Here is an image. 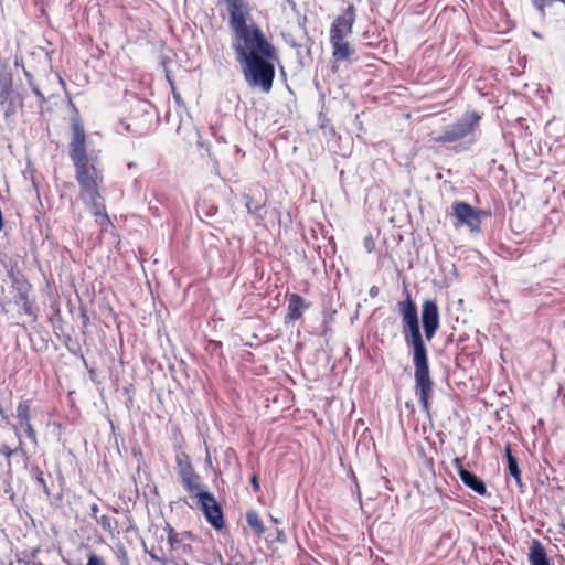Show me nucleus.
<instances>
[{"label": "nucleus", "instance_id": "f257e3e1", "mask_svg": "<svg viewBox=\"0 0 565 565\" xmlns=\"http://www.w3.org/2000/svg\"><path fill=\"white\" fill-rule=\"evenodd\" d=\"M73 136L70 142V158L75 168V179L79 186L82 201L90 209L100 226L110 223L99 189L103 184V172L96 167L86 151V135L83 125L74 120Z\"/></svg>", "mask_w": 565, "mask_h": 565}, {"label": "nucleus", "instance_id": "f03ea898", "mask_svg": "<svg viewBox=\"0 0 565 565\" xmlns=\"http://www.w3.org/2000/svg\"><path fill=\"white\" fill-rule=\"evenodd\" d=\"M397 307L402 318V334L405 344L412 350L415 392L423 411L428 414L434 383L430 379L428 350L420 332L417 308L409 295L404 301H399Z\"/></svg>", "mask_w": 565, "mask_h": 565}, {"label": "nucleus", "instance_id": "7ed1b4c3", "mask_svg": "<svg viewBox=\"0 0 565 565\" xmlns=\"http://www.w3.org/2000/svg\"><path fill=\"white\" fill-rule=\"evenodd\" d=\"M233 31L232 47L241 64L256 57H276V50L268 42L262 29L252 21L246 0H224Z\"/></svg>", "mask_w": 565, "mask_h": 565}, {"label": "nucleus", "instance_id": "20e7f679", "mask_svg": "<svg viewBox=\"0 0 565 565\" xmlns=\"http://www.w3.org/2000/svg\"><path fill=\"white\" fill-rule=\"evenodd\" d=\"M276 57H256L241 63L245 82L252 88H259L263 93H269L275 78Z\"/></svg>", "mask_w": 565, "mask_h": 565}, {"label": "nucleus", "instance_id": "39448f33", "mask_svg": "<svg viewBox=\"0 0 565 565\" xmlns=\"http://www.w3.org/2000/svg\"><path fill=\"white\" fill-rule=\"evenodd\" d=\"M480 116L475 113L465 114L459 120L447 126L443 132L430 135V141L434 143H452L472 135L478 127Z\"/></svg>", "mask_w": 565, "mask_h": 565}, {"label": "nucleus", "instance_id": "423d86ee", "mask_svg": "<svg viewBox=\"0 0 565 565\" xmlns=\"http://www.w3.org/2000/svg\"><path fill=\"white\" fill-rule=\"evenodd\" d=\"M196 503L203 512L206 521L215 529L222 530L225 526V520L221 504L216 501L213 493L205 490L198 492Z\"/></svg>", "mask_w": 565, "mask_h": 565}, {"label": "nucleus", "instance_id": "0eeeda50", "mask_svg": "<svg viewBox=\"0 0 565 565\" xmlns=\"http://www.w3.org/2000/svg\"><path fill=\"white\" fill-rule=\"evenodd\" d=\"M12 287L15 291L13 297L14 303L17 306H21L23 312L31 317L33 321L38 320V308L35 303L30 298V294L32 290L31 284L21 275H17L12 277Z\"/></svg>", "mask_w": 565, "mask_h": 565}, {"label": "nucleus", "instance_id": "6e6552de", "mask_svg": "<svg viewBox=\"0 0 565 565\" xmlns=\"http://www.w3.org/2000/svg\"><path fill=\"white\" fill-rule=\"evenodd\" d=\"M480 211L466 202H456L452 205V215L457 220L455 226L466 225L471 232H480Z\"/></svg>", "mask_w": 565, "mask_h": 565}, {"label": "nucleus", "instance_id": "1a4fd4ad", "mask_svg": "<svg viewBox=\"0 0 565 565\" xmlns=\"http://www.w3.org/2000/svg\"><path fill=\"white\" fill-rule=\"evenodd\" d=\"M422 324L425 339L431 341L440 327L439 309L435 300L424 301L422 306Z\"/></svg>", "mask_w": 565, "mask_h": 565}, {"label": "nucleus", "instance_id": "9d476101", "mask_svg": "<svg viewBox=\"0 0 565 565\" xmlns=\"http://www.w3.org/2000/svg\"><path fill=\"white\" fill-rule=\"evenodd\" d=\"M355 21V8L349 4L342 15L334 19L330 28V40L345 39L352 33V28Z\"/></svg>", "mask_w": 565, "mask_h": 565}, {"label": "nucleus", "instance_id": "9b49d317", "mask_svg": "<svg viewBox=\"0 0 565 565\" xmlns=\"http://www.w3.org/2000/svg\"><path fill=\"white\" fill-rule=\"evenodd\" d=\"M454 466L457 469L460 480L465 486L469 487L480 495H484L487 493V487L484 482L473 472L465 469L460 458L454 459Z\"/></svg>", "mask_w": 565, "mask_h": 565}, {"label": "nucleus", "instance_id": "f8f14e48", "mask_svg": "<svg viewBox=\"0 0 565 565\" xmlns=\"http://www.w3.org/2000/svg\"><path fill=\"white\" fill-rule=\"evenodd\" d=\"M287 299L288 308L287 315L285 317L286 321L299 320L302 317L305 310L310 307V303L298 294H290L287 296Z\"/></svg>", "mask_w": 565, "mask_h": 565}, {"label": "nucleus", "instance_id": "ddd939ff", "mask_svg": "<svg viewBox=\"0 0 565 565\" xmlns=\"http://www.w3.org/2000/svg\"><path fill=\"white\" fill-rule=\"evenodd\" d=\"M179 478L184 490L188 491L193 498L196 497L198 492L204 491L201 484V478L193 468L179 475Z\"/></svg>", "mask_w": 565, "mask_h": 565}, {"label": "nucleus", "instance_id": "4468645a", "mask_svg": "<svg viewBox=\"0 0 565 565\" xmlns=\"http://www.w3.org/2000/svg\"><path fill=\"white\" fill-rule=\"evenodd\" d=\"M529 562L531 565H550L546 551L536 539L531 542Z\"/></svg>", "mask_w": 565, "mask_h": 565}, {"label": "nucleus", "instance_id": "2eb2a0df", "mask_svg": "<svg viewBox=\"0 0 565 565\" xmlns=\"http://www.w3.org/2000/svg\"><path fill=\"white\" fill-rule=\"evenodd\" d=\"M13 79L11 72H0V104H6L11 99L13 93Z\"/></svg>", "mask_w": 565, "mask_h": 565}, {"label": "nucleus", "instance_id": "dca6fc26", "mask_svg": "<svg viewBox=\"0 0 565 565\" xmlns=\"http://www.w3.org/2000/svg\"><path fill=\"white\" fill-rule=\"evenodd\" d=\"M330 43L333 50L332 55L337 61H345L353 53L352 47L350 46L349 42L345 41V39L330 40Z\"/></svg>", "mask_w": 565, "mask_h": 565}, {"label": "nucleus", "instance_id": "f3484780", "mask_svg": "<svg viewBox=\"0 0 565 565\" xmlns=\"http://www.w3.org/2000/svg\"><path fill=\"white\" fill-rule=\"evenodd\" d=\"M246 202L245 206L247 209V212L256 217L257 221H262L263 217L260 215V211L265 206V202L262 200L256 199L252 195H246Z\"/></svg>", "mask_w": 565, "mask_h": 565}, {"label": "nucleus", "instance_id": "a211bd4d", "mask_svg": "<svg viewBox=\"0 0 565 565\" xmlns=\"http://www.w3.org/2000/svg\"><path fill=\"white\" fill-rule=\"evenodd\" d=\"M168 542H169L172 551H174L177 553L186 554L190 551V546L184 544L179 539L178 533H175L173 529H171L169 532Z\"/></svg>", "mask_w": 565, "mask_h": 565}, {"label": "nucleus", "instance_id": "6ab92c4d", "mask_svg": "<svg viewBox=\"0 0 565 565\" xmlns=\"http://www.w3.org/2000/svg\"><path fill=\"white\" fill-rule=\"evenodd\" d=\"M97 523L103 527L104 531L108 532L111 536L117 533L118 522L109 515H100L97 518Z\"/></svg>", "mask_w": 565, "mask_h": 565}, {"label": "nucleus", "instance_id": "aec40b11", "mask_svg": "<svg viewBox=\"0 0 565 565\" xmlns=\"http://www.w3.org/2000/svg\"><path fill=\"white\" fill-rule=\"evenodd\" d=\"M246 521L257 535H262L265 532V527L257 512L248 511L246 513Z\"/></svg>", "mask_w": 565, "mask_h": 565}, {"label": "nucleus", "instance_id": "412c9836", "mask_svg": "<svg viewBox=\"0 0 565 565\" xmlns=\"http://www.w3.org/2000/svg\"><path fill=\"white\" fill-rule=\"evenodd\" d=\"M175 463L178 476L193 468L190 457L185 452H180L175 456Z\"/></svg>", "mask_w": 565, "mask_h": 565}, {"label": "nucleus", "instance_id": "4be33fe9", "mask_svg": "<svg viewBox=\"0 0 565 565\" xmlns=\"http://www.w3.org/2000/svg\"><path fill=\"white\" fill-rule=\"evenodd\" d=\"M17 417L20 424L31 422L30 405L26 401L20 402L17 407Z\"/></svg>", "mask_w": 565, "mask_h": 565}, {"label": "nucleus", "instance_id": "5701e85b", "mask_svg": "<svg viewBox=\"0 0 565 565\" xmlns=\"http://www.w3.org/2000/svg\"><path fill=\"white\" fill-rule=\"evenodd\" d=\"M563 0H531L533 7L537 10L541 18L546 15V7H551L554 2H561Z\"/></svg>", "mask_w": 565, "mask_h": 565}, {"label": "nucleus", "instance_id": "b1692460", "mask_svg": "<svg viewBox=\"0 0 565 565\" xmlns=\"http://www.w3.org/2000/svg\"><path fill=\"white\" fill-rule=\"evenodd\" d=\"M508 469L510 475L516 480V482L521 481V471L518 466L516 458H510L508 461Z\"/></svg>", "mask_w": 565, "mask_h": 565}, {"label": "nucleus", "instance_id": "393cba45", "mask_svg": "<svg viewBox=\"0 0 565 565\" xmlns=\"http://www.w3.org/2000/svg\"><path fill=\"white\" fill-rule=\"evenodd\" d=\"M21 428H23L24 433L26 434V436L34 443L36 444V433L31 424V422H26V423H23V424H20Z\"/></svg>", "mask_w": 565, "mask_h": 565}, {"label": "nucleus", "instance_id": "a878e982", "mask_svg": "<svg viewBox=\"0 0 565 565\" xmlns=\"http://www.w3.org/2000/svg\"><path fill=\"white\" fill-rule=\"evenodd\" d=\"M86 565H107L105 559L100 556H98L96 553H90L88 555V559Z\"/></svg>", "mask_w": 565, "mask_h": 565}, {"label": "nucleus", "instance_id": "bb28decb", "mask_svg": "<svg viewBox=\"0 0 565 565\" xmlns=\"http://www.w3.org/2000/svg\"><path fill=\"white\" fill-rule=\"evenodd\" d=\"M35 479H36V482L42 487L43 491L46 494H49L50 493L49 492V487H47L46 481L44 479V475H43V472L41 470H38Z\"/></svg>", "mask_w": 565, "mask_h": 565}, {"label": "nucleus", "instance_id": "cd10ccee", "mask_svg": "<svg viewBox=\"0 0 565 565\" xmlns=\"http://www.w3.org/2000/svg\"><path fill=\"white\" fill-rule=\"evenodd\" d=\"M250 483H252V487L254 489V491H259L260 487H259V481H258V477L256 475H254L252 478H250Z\"/></svg>", "mask_w": 565, "mask_h": 565}, {"label": "nucleus", "instance_id": "c85d7f7f", "mask_svg": "<svg viewBox=\"0 0 565 565\" xmlns=\"http://www.w3.org/2000/svg\"><path fill=\"white\" fill-rule=\"evenodd\" d=\"M90 511H92V515L97 520V518H99L97 514H98V511H99V508L96 503H94L92 507H90Z\"/></svg>", "mask_w": 565, "mask_h": 565}, {"label": "nucleus", "instance_id": "c756f323", "mask_svg": "<svg viewBox=\"0 0 565 565\" xmlns=\"http://www.w3.org/2000/svg\"><path fill=\"white\" fill-rule=\"evenodd\" d=\"M507 461H509L510 458H515L511 452V447L508 445L504 449Z\"/></svg>", "mask_w": 565, "mask_h": 565}, {"label": "nucleus", "instance_id": "7c9ffc66", "mask_svg": "<svg viewBox=\"0 0 565 565\" xmlns=\"http://www.w3.org/2000/svg\"><path fill=\"white\" fill-rule=\"evenodd\" d=\"M369 294L371 297H376L379 294V288L376 286L371 287Z\"/></svg>", "mask_w": 565, "mask_h": 565}, {"label": "nucleus", "instance_id": "2f4dec72", "mask_svg": "<svg viewBox=\"0 0 565 565\" xmlns=\"http://www.w3.org/2000/svg\"><path fill=\"white\" fill-rule=\"evenodd\" d=\"M174 565H189V564H188V562H186L184 558L179 557V558L174 562Z\"/></svg>", "mask_w": 565, "mask_h": 565}, {"label": "nucleus", "instance_id": "473e14b6", "mask_svg": "<svg viewBox=\"0 0 565 565\" xmlns=\"http://www.w3.org/2000/svg\"><path fill=\"white\" fill-rule=\"evenodd\" d=\"M0 306H1L2 312L8 313L7 303L0 300Z\"/></svg>", "mask_w": 565, "mask_h": 565}, {"label": "nucleus", "instance_id": "72a5a7b5", "mask_svg": "<svg viewBox=\"0 0 565 565\" xmlns=\"http://www.w3.org/2000/svg\"><path fill=\"white\" fill-rule=\"evenodd\" d=\"M559 393L562 394V398L565 401V386L561 387Z\"/></svg>", "mask_w": 565, "mask_h": 565}, {"label": "nucleus", "instance_id": "f704fd0d", "mask_svg": "<svg viewBox=\"0 0 565 565\" xmlns=\"http://www.w3.org/2000/svg\"><path fill=\"white\" fill-rule=\"evenodd\" d=\"M121 559H124L125 562H128V557H127V555H126V553H125V552H122Z\"/></svg>", "mask_w": 565, "mask_h": 565}, {"label": "nucleus", "instance_id": "c9c22d12", "mask_svg": "<svg viewBox=\"0 0 565 565\" xmlns=\"http://www.w3.org/2000/svg\"><path fill=\"white\" fill-rule=\"evenodd\" d=\"M11 454H12V451H11V450H9V449H7V451H6V456H7V458H9V457L11 456Z\"/></svg>", "mask_w": 565, "mask_h": 565}, {"label": "nucleus", "instance_id": "e433bc0d", "mask_svg": "<svg viewBox=\"0 0 565 565\" xmlns=\"http://www.w3.org/2000/svg\"><path fill=\"white\" fill-rule=\"evenodd\" d=\"M10 111H11V110H10V108H8V109L6 110V116H9V115H10Z\"/></svg>", "mask_w": 565, "mask_h": 565}, {"label": "nucleus", "instance_id": "4c0bfd02", "mask_svg": "<svg viewBox=\"0 0 565 565\" xmlns=\"http://www.w3.org/2000/svg\"><path fill=\"white\" fill-rule=\"evenodd\" d=\"M534 36L541 38V35L537 32H533Z\"/></svg>", "mask_w": 565, "mask_h": 565}, {"label": "nucleus", "instance_id": "58836bf2", "mask_svg": "<svg viewBox=\"0 0 565 565\" xmlns=\"http://www.w3.org/2000/svg\"><path fill=\"white\" fill-rule=\"evenodd\" d=\"M134 166H135V164H134V163H131V162L128 164V167H129V168H134Z\"/></svg>", "mask_w": 565, "mask_h": 565}]
</instances>
